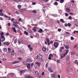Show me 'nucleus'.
I'll list each match as a JSON object with an SVG mask.
<instances>
[{
  "label": "nucleus",
  "mask_w": 78,
  "mask_h": 78,
  "mask_svg": "<svg viewBox=\"0 0 78 78\" xmlns=\"http://www.w3.org/2000/svg\"><path fill=\"white\" fill-rule=\"evenodd\" d=\"M71 55H74L75 54V52H72L71 53Z\"/></svg>",
  "instance_id": "a878e982"
},
{
  "label": "nucleus",
  "mask_w": 78,
  "mask_h": 78,
  "mask_svg": "<svg viewBox=\"0 0 78 78\" xmlns=\"http://www.w3.org/2000/svg\"><path fill=\"white\" fill-rule=\"evenodd\" d=\"M24 72H25V70H23V71H20V75L21 76V75H22V73H24Z\"/></svg>",
  "instance_id": "a211bd4d"
},
{
  "label": "nucleus",
  "mask_w": 78,
  "mask_h": 78,
  "mask_svg": "<svg viewBox=\"0 0 78 78\" xmlns=\"http://www.w3.org/2000/svg\"><path fill=\"white\" fill-rule=\"evenodd\" d=\"M15 12L16 14H19V12H18L17 11H16Z\"/></svg>",
  "instance_id": "37998d69"
},
{
  "label": "nucleus",
  "mask_w": 78,
  "mask_h": 78,
  "mask_svg": "<svg viewBox=\"0 0 78 78\" xmlns=\"http://www.w3.org/2000/svg\"><path fill=\"white\" fill-rule=\"evenodd\" d=\"M4 52H6L7 51V49L6 48H4L3 49Z\"/></svg>",
  "instance_id": "6ab92c4d"
},
{
  "label": "nucleus",
  "mask_w": 78,
  "mask_h": 78,
  "mask_svg": "<svg viewBox=\"0 0 78 78\" xmlns=\"http://www.w3.org/2000/svg\"><path fill=\"white\" fill-rule=\"evenodd\" d=\"M61 56L60 57V58L61 59H62L64 56H66V54H65V53L64 54H62L61 55Z\"/></svg>",
  "instance_id": "39448f33"
},
{
  "label": "nucleus",
  "mask_w": 78,
  "mask_h": 78,
  "mask_svg": "<svg viewBox=\"0 0 78 78\" xmlns=\"http://www.w3.org/2000/svg\"><path fill=\"white\" fill-rule=\"evenodd\" d=\"M57 62H58V63H60V60H57Z\"/></svg>",
  "instance_id": "774afa93"
},
{
  "label": "nucleus",
  "mask_w": 78,
  "mask_h": 78,
  "mask_svg": "<svg viewBox=\"0 0 78 78\" xmlns=\"http://www.w3.org/2000/svg\"><path fill=\"white\" fill-rule=\"evenodd\" d=\"M64 50V47H61L60 48V49H59V51H60V52H61V51H62V50Z\"/></svg>",
  "instance_id": "6e6552de"
},
{
  "label": "nucleus",
  "mask_w": 78,
  "mask_h": 78,
  "mask_svg": "<svg viewBox=\"0 0 78 78\" xmlns=\"http://www.w3.org/2000/svg\"><path fill=\"white\" fill-rule=\"evenodd\" d=\"M25 78H33V77L29 75H26L25 77Z\"/></svg>",
  "instance_id": "423d86ee"
},
{
  "label": "nucleus",
  "mask_w": 78,
  "mask_h": 78,
  "mask_svg": "<svg viewBox=\"0 0 78 78\" xmlns=\"http://www.w3.org/2000/svg\"><path fill=\"white\" fill-rule=\"evenodd\" d=\"M32 61L33 60H32V59L30 58L27 60V61L28 62H32Z\"/></svg>",
  "instance_id": "ddd939ff"
},
{
  "label": "nucleus",
  "mask_w": 78,
  "mask_h": 78,
  "mask_svg": "<svg viewBox=\"0 0 78 78\" xmlns=\"http://www.w3.org/2000/svg\"><path fill=\"white\" fill-rule=\"evenodd\" d=\"M66 11L67 12H70V9L69 8H67L66 9Z\"/></svg>",
  "instance_id": "f8f14e48"
},
{
  "label": "nucleus",
  "mask_w": 78,
  "mask_h": 78,
  "mask_svg": "<svg viewBox=\"0 0 78 78\" xmlns=\"http://www.w3.org/2000/svg\"><path fill=\"white\" fill-rule=\"evenodd\" d=\"M36 66H37L38 67H39L41 66V63H39L38 62L35 63Z\"/></svg>",
  "instance_id": "dca6fc26"
},
{
  "label": "nucleus",
  "mask_w": 78,
  "mask_h": 78,
  "mask_svg": "<svg viewBox=\"0 0 78 78\" xmlns=\"http://www.w3.org/2000/svg\"><path fill=\"white\" fill-rule=\"evenodd\" d=\"M4 45H9V44L8 42H4Z\"/></svg>",
  "instance_id": "4468645a"
},
{
  "label": "nucleus",
  "mask_w": 78,
  "mask_h": 78,
  "mask_svg": "<svg viewBox=\"0 0 78 78\" xmlns=\"http://www.w3.org/2000/svg\"><path fill=\"white\" fill-rule=\"evenodd\" d=\"M53 41H50V44H53Z\"/></svg>",
  "instance_id": "69168bd1"
},
{
  "label": "nucleus",
  "mask_w": 78,
  "mask_h": 78,
  "mask_svg": "<svg viewBox=\"0 0 78 78\" xmlns=\"http://www.w3.org/2000/svg\"><path fill=\"white\" fill-rule=\"evenodd\" d=\"M66 70H67V72H69V70H70V68H66Z\"/></svg>",
  "instance_id": "4c0bfd02"
},
{
  "label": "nucleus",
  "mask_w": 78,
  "mask_h": 78,
  "mask_svg": "<svg viewBox=\"0 0 78 78\" xmlns=\"http://www.w3.org/2000/svg\"><path fill=\"white\" fill-rule=\"evenodd\" d=\"M60 21L62 22L63 23H65V22L64 21V20L63 19H61Z\"/></svg>",
  "instance_id": "c9c22d12"
},
{
  "label": "nucleus",
  "mask_w": 78,
  "mask_h": 78,
  "mask_svg": "<svg viewBox=\"0 0 78 78\" xmlns=\"http://www.w3.org/2000/svg\"><path fill=\"white\" fill-rule=\"evenodd\" d=\"M14 50H12V51L11 52L10 55L11 56H14Z\"/></svg>",
  "instance_id": "9d476101"
},
{
  "label": "nucleus",
  "mask_w": 78,
  "mask_h": 78,
  "mask_svg": "<svg viewBox=\"0 0 78 78\" xmlns=\"http://www.w3.org/2000/svg\"><path fill=\"white\" fill-rule=\"evenodd\" d=\"M26 66H27V69L29 71H31V69L30 68V63H27V64Z\"/></svg>",
  "instance_id": "20e7f679"
},
{
  "label": "nucleus",
  "mask_w": 78,
  "mask_h": 78,
  "mask_svg": "<svg viewBox=\"0 0 78 78\" xmlns=\"http://www.w3.org/2000/svg\"><path fill=\"white\" fill-rule=\"evenodd\" d=\"M68 19H69V20H71L72 19V16H69L68 17Z\"/></svg>",
  "instance_id": "79ce46f5"
},
{
  "label": "nucleus",
  "mask_w": 78,
  "mask_h": 78,
  "mask_svg": "<svg viewBox=\"0 0 78 78\" xmlns=\"http://www.w3.org/2000/svg\"><path fill=\"white\" fill-rule=\"evenodd\" d=\"M36 58L37 59H41V60L42 61V60H44V59L43 56H42L41 54H39L37 55L36 57Z\"/></svg>",
  "instance_id": "f03ea898"
},
{
  "label": "nucleus",
  "mask_w": 78,
  "mask_h": 78,
  "mask_svg": "<svg viewBox=\"0 0 78 78\" xmlns=\"http://www.w3.org/2000/svg\"><path fill=\"white\" fill-rule=\"evenodd\" d=\"M17 7L19 8H21V5H18Z\"/></svg>",
  "instance_id": "a19ab883"
},
{
  "label": "nucleus",
  "mask_w": 78,
  "mask_h": 78,
  "mask_svg": "<svg viewBox=\"0 0 78 78\" xmlns=\"http://www.w3.org/2000/svg\"><path fill=\"white\" fill-rule=\"evenodd\" d=\"M38 32L40 33H42L43 32V30H42V29H40L39 30H38Z\"/></svg>",
  "instance_id": "2eb2a0df"
},
{
  "label": "nucleus",
  "mask_w": 78,
  "mask_h": 78,
  "mask_svg": "<svg viewBox=\"0 0 78 78\" xmlns=\"http://www.w3.org/2000/svg\"><path fill=\"white\" fill-rule=\"evenodd\" d=\"M51 57L49 56L48 57V59L49 60H51Z\"/></svg>",
  "instance_id": "864d4df0"
},
{
  "label": "nucleus",
  "mask_w": 78,
  "mask_h": 78,
  "mask_svg": "<svg viewBox=\"0 0 78 78\" xmlns=\"http://www.w3.org/2000/svg\"><path fill=\"white\" fill-rule=\"evenodd\" d=\"M12 30L15 32V33H16L17 32V30H16V28L15 27H12Z\"/></svg>",
  "instance_id": "0eeeda50"
},
{
  "label": "nucleus",
  "mask_w": 78,
  "mask_h": 78,
  "mask_svg": "<svg viewBox=\"0 0 78 78\" xmlns=\"http://www.w3.org/2000/svg\"><path fill=\"white\" fill-rule=\"evenodd\" d=\"M68 27H70V26H71V24H70V23H68Z\"/></svg>",
  "instance_id": "a18cd8bd"
},
{
  "label": "nucleus",
  "mask_w": 78,
  "mask_h": 78,
  "mask_svg": "<svg viewBox=\"0 0 78 78\" xmlns=\"http://www.w3.org/2000/svg\"><path fill=\"white\" fill-rule=\"evenodd\" d=\"M19 62V61H16L12 63V64H16V63H18Z\"/></svg>",
  "instance_id": "4be33fe9"
},
{
  "label": "nucleus",
  "mask_w": 78,
  "mask_h": 78,
  "mask_svg": "<svg viewBox=\"0 0 78 78\" xmlns=\"http://www.w3.org/2000/svg\"><path fill=\"white\" fill-rule=\"evenodd\" d=\"M3 11L4 10L3 9H0V13H2V12H3Z\"/></svg>",
  "instance_id": "bb28decb"
},
{
  "label": "nucleus",
  "mask_w": 78,
  "mask_h": 78,
  "mask_svg": "<svg viewBox=\"0 0 78 78\" xmlns=\"http://www.w3.org/2000/svg\"><path fill=\"white\" fill-rule=\"evenodd\" d=\"M48 63H47L46 64V67H48Z\"/></svg>",
  "instance_id": "5fc2aeb1"
},
{
  "label": "nucleus",
  "mask_w": 78,
  "mask_h": 78,
  "mask_svg": "<svg viewBox=\"0 0 78 78\" xmlns=\"http://www.w3.org/2000/svg\"><path fill=\"white\" fill-rule=\"evenodd\" d=\"M74 39V38H73V37H71V40H73V39Z\"/></svg>",
  "instance_id": "bf43d9fd"
},
{
  "label": "nucleus",
  "mask_w": 78,
  "mask_h": 78,
  "mask_svg": "<svg viewBox=\"0 0 78 78\" xmlns=\"http://www.w3.org/2000/svg\"><path fill=\"white\" fill-rule=\"evenodd\" d=\"M36 10H34L32 11V12L33 13H34V14H35V13H36Z\"/></svg>",
  "instance_id": "f704fd0d"
},
{
  "label": "nucleus",
  "mask_w": 78,
  "mask_h": 78,
  "mask_svg": "<svg viewBox=\"0 0 78 78\" xmlns=\"http://www.w3.org/2000/svg\"><path fill=\"white\" fill-rule=\"evenodd\" d=\"M27 47H28V48H30L31 47V45H29L28 46H27Z\"/></svg>",
  "instance_id": "8fccbe9b"
},
{
  "label": "nucleus",
  "mask_w": 78,
  "mask_h": 78,
  "mask_svg": "<svg viewBox=\"0 0 78 78\" xmlns=\"http://www.w3.org/2000/svg\"><path fill=\"white\" fill-rule=\"evenodd\" d=\"M49 56L50 57L51 56V57H53V55L52 54H50Z\"/></svg>",
  "instance_id": "ea45409f"
},
{
  "label": "nucleus",
  "mask_w": 78,
  "mask_h": 78,
  "mask_svg": "<svg viewBox=\"0 0 78 78\" xmlns=\"http://www.w3.org/2000/svg\"><path fill=\"white\" fill-rule=\"evenodd\" d=\"M23 64H24V65H25V64H26V63H25V61L23 62Z\"/></svg>",
  "instance_id": "4d7b16f0"
},
{
  "label": "nucleus",
  "mask_w": 78,
  "mask_h": 78,
  "mask_svg": "<svg viewBox=\"0 0 78 78\" xmlns=\"http://www.w3.org/2000/svg\"><path fill=\"white\" fill-rule=\"evenodd\" d=\"M69 50H66V52L64 53V54H65L66 55H67V53H69Z\"/></svg>",
  "instance_id": "b1692460"
},
{
  "label": "nucleus",
  "mask_w": 78,
  "mask_h": 78,
  "mask_svg": "<svg viewBox=\"0 0 78 78\" xmlns=\"http://www.w3.org/2000/svg\"><path fill=\"white\" fill-rule=\"evenodd\" d=\"M0 20H3V19L2 17H0Z\"/></svg>",
  "instance_id": "13d9d810"
},
{
  "label": "nucleus",
  "mask_w": 78,
  "mask_h": 78,
  "mask_svg": "<svg viewBox=\"0 0 78 78\" xmlns=\"http://www.w3.org/2000/svg\"><path fill=\"white\" fill-rule=\"evenodd\" d=\"M18 59L19 60H22V58L20 57Z\"/></svg>",
  "instance_id": "338daca9"
},
{
  "label": "nucleus",
  "mask_w": 78,
  "mask_h": 78,
  "mask_svg": "<svg viewBox=\"0 0 78 78\" xmlns=\"http://www.w3.org/2000/svg\"><path fill=\"white\" fill-rule=\"evenodd\" d=\"M48 70L51 72H53V71L52 70V69H51V67H49L48 68Z\"/></svg>",
  "instance_id": "9b49d317"
},
{
  "label": "nucleus",
  "mask_w": 78,
  "mask_h": 78,
  "mask_svg": "<svg viewBox=\"0 0 78 78\" xmlns=\"http://www.w3.org/2000/svg\"><path fill=\"white\" fill-rule=\"evenodd\" d=\"M35 73L36 75H37L39 74V72L38 71H35Z\"/></svg>",
  "instance_id": "2f4dec72"
},
{
  "label": "nucleus",
  "mask_w": 78,
  "mask_h": 78,
  "mask_svg": "<svg viewBox=\"0 0 78 78\" xmlns=\"http://www.w3.org/2000/svg\"><path fill=\"white\" fill-rule=\"evenodd\" d=\"M66 62L67 64H70V61H69V60H66Z\"/></svg>",
  "instance_id": "393cba45"
},
{
  "label": "nucleus",
  "mask_w": 78,
  "mask_h": 78,
  "mask_svg": "<svg viewBox=\"0 0 78 78\" xmlns=\"http://www.w3.org/2000/svg\"><path fill=\"white\" fill-rule=\"evenodd\" d=\"M32 4L33 5H35L36 4V3L34 2H32Z\"/></svg>",
  "instance_id": "680f3d73"
},
{
  "label": "nucleus",
  "mask_w": 78,
  "mask_h": 78,
  "mask_svg": "<svg viewBox=\"0 0 78 78\" xmlns=\"http://www.w3.org/2000/svg\"><path fill=\"white\" fill-rule=\"evenodd\" d=\"M4 14L3 13H0V16H3Z\"/></svg>",
  "instance_id": "7c9ffc66"
},
{
  "label": "nucleus",
  "mask_w": 78,
  "mask_h": 78,
  "mask_svg": "<svg viewBox=\"0 0 78 78\" xmlns=\"http://www.w3.org/2000/svg\"><path fill=\"white\" fill-rule=\"evenodd\" d=\"M0 34L1 36L0 38V46H1L2 45V43H1V41L2 42H3L5 40V38L4 33H3V32H2Z\"/></svg>",
  "instance_id": "f257e3e1"
},
{
  "label": "nucleus",
  "mask_w": 78,
  "mask_h": 78,
  "mask_svg": "<svg viewBox=\"0 0 78 78\" xmlns=\"http://www.w3.org/2000/svg\"><path fill=\"white\" fill-rule=\"evenodd\" d=\"M58 31H59V32H60L61 31V29H58Z\"/></svg>",
  "instance_id": "3c124183"
},
{
  "label": "nucleus",
  "mask_w": 78,
  "mask_h": 78,
  "mask_svg": "<svg viewBox=\"0 0 78 78\" xmlns=\"http://www.w3.org/2000/svg\"><path fill=\"white\" fill-rule=\"evenodd\" d=\"M78 62V61L77 60H76L74 61L75 64H76Z\"/></svg>",
  "instance_id": "58836bf2"
},
{
  "label": "nucleus",
  "mask_w": 78,
  "mask_h": 78,
  "mask_svg": "<svg viewBox=\"0 0 78 78\" xmlns=\"http://www.w3.org/2000/svg\"><path fill=\"white\" fill-rule=\"evenodd\" d=\"M7 25L8 26H10V25H11V24H10V23H7Z\"/></svg>",
  "instance_id": "e2e57ef3"
},
{
  "label": "nucleus",
  "mask_w": 78,
  "mask_h": 78,
  "mask_svg": "<svg viewBox=\"0 0 78 78\" xmlns=\"http://www.w3.org/2000/svg\"><path fill=\"white\" fill-rule=\"evenodd\" d=\"M46 40L47 42H50V40L48 38H46Z\"/></svg>",
  "instance_id": "5701e85b"
},
{
  "label": "nucleus",
  "mask_w": 78,
  "mask_h": 78,
  "mask_svg": "<svg viewBox=\"0 0 78 78\" xmlns=\"http://www.w3.org/2000/svg\"><path fill=\"white\" fill-rule=\"evenodd\" d=\"M65 27H67L68 26V24L67 23H65Z\"/></svg>",
  "instance_id": "09e8293b"
},
{
  "label": "nucleus",
  "mask_w": 78,
  "mask_h": 78,
  "mask_svg": "<svg viewBox=\"0 0 78 78\" xmlns=\"http://www.w3.org/2000/svg\"><path fill=\"white\" fill-rule=\"evenodd\" d=\"M24 34L25 35H28V33L27 31H24Z\"/></svg>",
  "instance_id": "412c9836"
},
{
  "label": "nucleus",
  "mask_w": 78,
  "mask_h": 78,
  "mask_svg": "<svg viewBox=\"0 0 78 78\" xmlns=\"http://www.w3.org/2000/svg\"><path fill=\"white\" fill-rule=\"evenodd\" d=\"M47 50V48H46L44 46L42 48V50L43 51H45Z\"/></svg>",
  "instance_id": "1a4fd4ad"
},
{
  "label": "nucleus",
  "mask_w": 78,
  "mask_h": 78,
  "mask_svg": "<svg viewBox=\"0 0 78 78\" xmlns=\"http://www.w3.org/2000/svg\"><path fill=\"white\" fill-rule=\"evenodd\" d=\"M53 16L54 17H57V15H53Z\"/></svg>",
  "instance_id": "052dcab7"
},
{
  "label": "nucleus",
  "mask_w": 78,
  "mask_h": 78,
  "mask_svg": "<svg viewBox=\"0 0 78 78\" xmlns=\"http://www.w3.org/2000/svg\"><path fill=\"white\" fill-rule=\"evenodd\" d=\"M64 1V0H61L60 1V3H63Z\"/></svg>",
  "instance_id": "cd10ccee"
},
{
  "label": "nucleus",
  "mask_w": 78,
  "mask_h": 78,
  "mask_svg": "<svg viewBox=\"0 0 78 78\" xmlns=\"http://www.w3.org/2000/svg\"><path fill=\"white\" fill-rule=\"evenodd\" d=\"M8 51H11V49L9 48H8Z\"/></svg>",
  "instance_id": "49530a36"
},
{
  "label": "nucleus",
  "mask_w": 78,
  "mask_h": 78,
  "mask_svg": "<svg viewBox=\"0 0 78 78\" xmlns=\"http://www.w3.org/2000/svg\"><path fill=\"white\" fill-rule=\"evenodd\" d=\"M28 32H29V33H32V31L31 30H28Z\"/></svg>",
  "instance_id": "de8ad7c7"
},
{
  "label": "nucleus",
  "mask_w": 78,
  "mask_h": 78,
  "mask_svg": "<svg viewBox=\"0 0 78 78\" xmlns=\"http://www.w3.org/2000/svg\"><path fill=\"white\" fill-rule=\"evenodd\" d=\"M33 31H34V32H36V29H35V28H33L32 29Z\"/></svg>",
  "instance_id": "c756f323"
},
{
  "label": "nucleus",
  "mask_w": 78,
  "mask_h": 78,
  "mask_svg": "<svg viewBox=\"0 0 78 78\" xmlns=\"http://www.w3.org/2000/svg\"><path fill=\"white\" fill-rule=\"evenodd\" d=\"M59 12L60 14H62V10H59Z\"/></svg>",
  "instance_id": "473e14b6"
},
{
  "label": "nucleus",
  "mask_w": 78,
  "mask_h": 78,
  "mask_svg": "<svg viewBox=\"0 0 78 78\" xmlns=\"http://www.w3.org/2000/svg\"><path fill=\"white\" fill-rule=\"evenodd\" d=\"M65 48L66 49H69V45H65Z\"/></svg>",
  "instance_id": "aec40b11"
},
{
  "label": "nucleus",
  "mask_w": 78,
  "mask_h": 78,
  "mask_svg": "<svg viewBox=\"0 0 78 78\" xmlns=\"http://www.w3.org/2000/svg\"><path fill=\"white\" fill-rule=\"evenodd\" d=\"M55 5H58V2H56L54 3Z\"/></svg>",
  "instance_id": "603ef678"
},
{
  "label": "nucleus",
  "mask_w": 78,
  "mask_h": 78,
  "mask_svg": "<svg viewBox=\"0 0 78 78\" xmlns=\"http://www.w3.org/2000/svg\"><path fill=\"white\" fill-rule=\"evenodd\" d=\"M51 78H55V75H51Z\"/></svg>",
  "instance_id": "72a5a7b5"
},
{
  "label": "nucleus",
  "mask_w": 78,
  "mask_h": 78,
  "mask_svg": "<svg viewBox=\"0 0 78 78\" xmlns=\"http://www.w3.org/2000/svg\"><path fill=\"white\" fill-rule=\"evenodd\" d=\"M9 75H12V76H13V75H15V74H14V73H10Z\"/></svg>",
  "instance_id": "e433bc0d"
},
{
  "label": "nucleus",
  "mask_w": 78,
  "mask_h": 78,
  "mask_svg": "<svg viewBox=\"0 0 78 78\" xmlns=\"http://www.w3.org/2000/svg\"><path fill=\"white\" fill-rule=\"evenodd\" d=\"M54 46L56 48L59 46V43L57 42H55L54 43Z\"/></svg>",
  "instance_id": "7ed1b4c3"
},
{
  "label": "nucleus",
  "mask_w": 78,
  "mask_h": 78,
  "mask_svg": "<svg viewBox=\"0 0 78 78\" xmlns=\"http://www.w3.org/2000/svg\"><path fill=\"white\" fill-rule=\"evenodd\" d=\"M13 25H14V26L16 27V28H19V25H18L17 24H13Z\"/></svg>",
  "instance_id": "f3484780"
},
{
  "label": "nucleus",
  "mask_w": 78,
  "mask_h": 78,
  "mask_svg": "<svg viewBox=\"0 0 78 78\" xmlns=\"http://www.w3.org/2000/svg\"><path fill=\"white\" fill-rule=\"evenodd\" d=\"M3 61H6V58H3L2 59Z\"/></svg>",
  "instance_id": "0e129e2a"
},
{
  "label": "nucleus",
  "mask_w": 78,
  "mask_h": 78,
  "mask_svg": "<svg viewBox=\"0 0 78 78\" xmlns=\"http://www.w3.org/2000/svg\"><path fill=\"white\" fill-rule=\"evenodd\" d=\"M19 41L22 42V39L21 38L19 40Z\"/></svg>",
  "instance_id": "c03bdc74"
},
{
  "label": "nucleus",
  "mask_w": 78,
  "mask_h": 78,
  "mask_svg": "<svg viewBox=\"0 0 78 78\" xmlns=\"http://www.w3.org/2000/svg\"><path fill=\"white\" fill-rule=\"evenodd\" d=\"M66 59H69V56H67L66 57Z\"/></svg>",
  "instance_id": "6e6d98bb"
},
{
  "label": "nucleus",
  "mask_w": 78,
  "mask_h": 78,
  "mask_svg": "<svg viewBox=\"0 0 78 78\" xmlns=\"http://www.w3.org/2000/svg\"><path fill=\"white\" fill-rule=\"evenodd\" d=\"M17 42V39H16L14 40V43L15 44H16Z\"/></svg>",
  "instance_id": "c85d7f7f"
}]
</instances>
